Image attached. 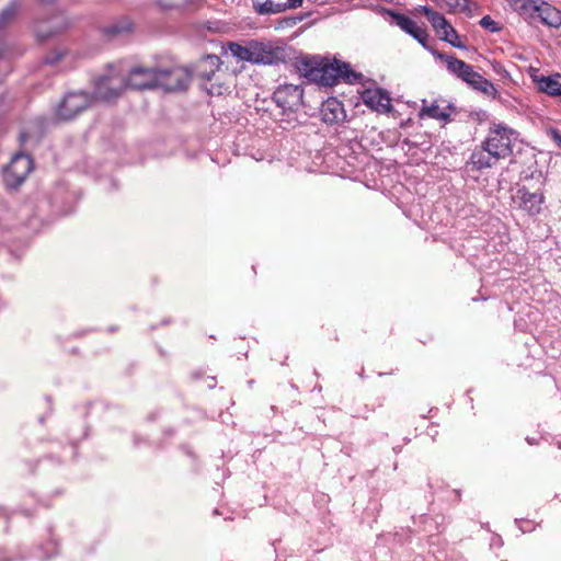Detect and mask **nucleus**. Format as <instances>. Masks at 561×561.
Masks as SVG:
<instances>
[{
	"label": "nucleus",
	"mask_w": 561,
	"mask_h": 561,
	"mask_svg": "<svg viewBox=\"0 0 561 561\" xmlns=\"http://www.w3.org/2000/svg\"><path fill=\"white\" fill-rule=\"evenodd\" d=\"M388 16L391 18V22L400 27L402 31L411 35L416 39L424 48L430 50L437 59L445 62L447 70L461 79L467 84L472 77H474V69L471 65L465 62L461 59L456 58L453 55L433 49L428 45L430 34L425 26L419 25L415 21L409 16L388 10Z\"/></svg>",
	"instance_id": "f257e3e1"
},
{
	"label": "nucleus",
	"mask_w": 561,
	"mask_h": 561,
	"mask_svg": "<svg viewBox=\"0 0 561 561\" xmlns=\"http://www.w3.org/2000/svg\"><path fill=\"white\" fill-rule=\"evenodd\" d=\"M305 77L319 85L333 87L340 79L347 83H360L364 76L351 68V65L344 61L334 60L333 62L317 64L310 66L306 64Z\"/></svg>",
	"instance_id": "f03ea898"
},
{
	"label": "nucleus",
	"mask_w": 561,
	"mask_h": 561,
	"mask_svg": "<svg viewBox=\"0 0 561 561\" xmlns=\"http://www.w3.org/2000/svg\"><path fill=\"white\" fill-rule=\"evenodd\" d=\"M272 100L279 108L282 121L293 126L298 124L297 114L304 106V89L300 84L278 85L273 92Z\"/></svg>",
	"instance_id": "7ed1b4c3"
},
{
	"label": "nucleus",
	"mask_w": 561,
	"mask_h": 561,
	"mask_svg": "<svg viewBox=\"0 0 561 561\" xmlns=\"http://www.w3.org/2000/svg\"><path fill=\"white\" fill-rule=\"evenodd\" d=\"M127 88L129 84L122 64L108 65L106 72L94 83V98L111 101L118 98Z\"/></svg>",
	"instance_id": "20e7f679"
},
{
	"label": "nucleus",
	"mask_w": 561,
	"mask_h": 561,
	"mask_svg": "<svg viewBox=\"0 0 561 561\" xmlns=\"http://www.w3.org/2000/svg\"><path fill=\"white\" fill-rule=\"evenodd\" d=\"M516 136L517 131L506 124L492 122L482 144L499 159H505L513 152V141Z\"/></svg>",
	"instance_id": "39448f33"
},
{
	"label": "nucleus",
	"mask_w": 561,
	"mask_h": 561,
	"mask_svg": "<svg viewBox=\"0 0 561 561\" xmlns=\"http://www.w3.org/2000/svg\"><path fill=\"white\" fill-rule=\"evenodd\" d=\"M286 58V45L282 41L252 39V64L278 65Z\"/></svg>",
	"instance_id": "423d86ee"
},
{
	"label": "nucleus",
	"mask_w": 561,
	"mask_h": 561,
	"mask_svg": "<svg viewBox=\"0 0 561 561\" xmlns=\"http://www.w3.org/2000/svg\"><path fill=\"white\" fill-rule=\"evenodd\" d=\"M422 12L440 41L447 42L456 48L466 49V45L460 41L457 31L443 14L428 7H423Z\"/></svg>",
	"instance_id": "0eeeda50"
},
{
	"label": "nucleus",
	"mask_w": 561,
	"mask_h": 561,
	"mask_svg": "<svg viewBox=\"0 0 561 561\" xmlns=\"http://www.w3.org/2000/svg\"><path fill=\"white\" fill-rule=\"evenodd\" d=\"M513 203L528 216L535 217L542 211L546 203L543 190L530 191L527 186H520L512 197Z\"/></svg>",
	"instance_id": "6e6552de"
},
{
	"label": "nucleus",
	"mask_w": 561,
	"mask_h": 561,
	"mask_svg": "<svg viewBox=\"0 0 561 561\" xmlns=\"http://www.w3.org/2000/svg\"><path fill=\"white\" fill-rule=\"evenodd\" d=\"M33 169L31 157L23 152L15 153L10 164L4 169V182L9 187L15 188L23 183Z\"/></svg>",
	"instance_id": "1a4fd4ad"
},
{
	"label": "nucleus",
	"mask_w": 561,
	"mask_h": 561,
	"mask_svg": "<svg viewBox=\"0 0 561 561\" xmlns=\"http://www.w3.org/2000/svg\"><path fill=\"white\" fill-rule=\"evenodd\" d=\"M94 99V96L83 91L68 93L57 107V116L64 121L71 119L88 108Z\"/></svg>",
	"instance_id": "9d476101"
},
{
	"label": "nucleus",
	"mask_w": 561,
	"mask_h": 561,
	"mask_svg": "<svg viewBox=\"0 0 561 561\" xmlns=\"http://www.w3.org/2000/svg\"><path fill=\"white\" fill-rule=\"evenodd\" d=\"M190 83L188 72L180 67L159 69L157 88L173 92L185 90Z\"/></svg>",
	"instance_id": "9b49d317"
},
{
	"label": "nucleus",
	"mask_w": 561,
	"mask_h": 561,
	"mask_svg": "<svg viewBox=\"0 0 561 561\" xmlns=\"http://www.w3.org/2000/svg\"><path fill=\"white\" fill-rule=\"evenodd\" d=\"M127 83L136 90L157 88L159 69L135 67L127 71Z\"/></svg>",
	"instance_id": "f8f14e48"
},
{
	"label": "nucleus",
	"mask_w": 561,
	"mask_h": 561,
	"mask_svg": "<svg viewBox=\"0 0 561 561\" xmlns=\"http://www.w3.org/2000/svg\"><path fill=\"white\" fill-rule=\"evenodd\" d=\"M320 115L322 121L327 124H337L343 122L346 117L343 103L335 98H329L322 102Z\"/></svg>",
	"instance_id": "ddd939ff"
},
{
	"label": "nucleus",
	"mask_w": 561,
	"mask_h": 561,
	"mask_svg": "<svg viewBox=\"0 0 561 561\" xmlns=\"http://www.w3.org/2000/svg\"><path fill=\"white\" fill-rule=\"evenodd\" d=\"M499 160V157H496V154L491 150H488L486 146L481 142V146L477 147L472 151L468 164L480 171L483 169L492 168Z\"/></svg>",
	"instance_id": "4468645a"
},
{
	"label": "nucleus",
	"mask_w": 561,
	"mask_h": 561,
	"mask_svg": "<svg viewBox=\"0 0 561 561\" xmlns=\"http://www.w3.org/2000/svg\"><path fill=\"white\" fill-rule=\"evenodd\" d=\"M451 106H442L439 101L435 100L432 103H427L425 100L422 102L419 116L421 118L428 117L442 122L450 121Z\"/></svg>",
	"instance_id": "2eb2a0df"
},
{
	"label": "nucleus",
	"mask_w": 561,
	"mask_h": 561,
	"mask_svg": "<svg viewBox=\"0 0 561 561\" xmlns=\"http://www.w3.org/2000/svg\"><path fill=\"white\" fill-rule=\"evenodd\" d=\"M362 101L373 111L386 113V92L380 88H368L360 93Z\"/></svg>",
	"instance_id": "dca6fc26"
},
{
	"label": "nucleus",
	"mask_w": 561,
	"mask_h": 561,
	"mask_svg": "<svg viewBox=\"0 0 561 561\" xmlns=\"http://www.w3.org/2000/svg\"><path fill=\"white\" fill-rule=\"evenodd\" d=\"M560 75L556 77L543 76L531 73L533 81L536 83L538 90L543 92L550 96H560L561 95V82H559L558 78Z\"/></svg>",
	"instance_id": "f3484780"
},
{
	"label": "nucleus",
	"mask_w": 561,
	"mask_h": 561,
	"mask_svg": "<svg viewBox=\"0 0 561 561\" xmlns=\"http://www.w3.org/2000/svg\"><path fill=\"white\" fill-rule=\"evenodd\" d=\"M536 19L550 27L558 28L561 26V11L543 0L540 2Z\"/></svg>",
	"instance_id": "a211bd4d"
},
{
	"label": "nucleus",
	"mask_w": 561,
	"mask_h": 561,
	"mask_svg": "<svg viewBox=\"0 0 561 561\" xmlns=\"http://www.w3.org/2000/svg\"><path fill=\"white\" fill-rule=\"evenodd\" d=\"M541 0H510L511 5L522 16L536 19Z\"/></svg>",
	"instance_id": "6ab92c4d"
},
{
	"label": "nucleus",
	"mask_w": 561,
	"mask_h": 561,
	"mask_svg": "<svg viewBox=\"0 0 561 561\" xmlns=\"http://www.w3.org/2000/svg\"><path fill=\"white\" fill-rule=\"evenodd\" d=\"M468 85L493 99L497 95V90L494 84L477 71L474 72V77L469 80Z\"/></svg>",
	"instance_id": "aec40b11"
},
{
	"label": "nucleus",
	"mask_w": 561,
	"mask_h": 561,
	"mask_svg": "<svg viewBox=\"0 0 561 561\" xmlns=\"http://www.w3.org/2000/svg\"><path fill=\"white\" fill-rule=\"evenodd\" d=\"M221 61L220 58L216 55H207L203 58L199 66V76L210 81L215 76V72L220 68Z\"/></svg>",
	"instance_id": "412c9836"
},
{
	"label": "nucleus",
	"mask_w": 561,
	"mask_h": 561,
	"mask_svg": "<svg viewBox=\"0 0 561 561\" xmlns=\"http://www.w3.org/2000/svg\"><path fill=\"white\" fill-rule=\"evenodd\" d=\"M228 49L230 54L238 60L252 64V39L249 41L245 45L229 43Z\"/></svg>",
	"instance_id": "4be33fe9"
},
{
	"label": "nucleus",
	"mask_w": 561,
	"mask_h": 561,
	"mask_svg": "<svg viewBox=\"0 0 561 561\" xmlns=\"http://www.w3.org/2000/svg\"><path fill=\"white\" fill-rule=\"evenodd\" d=\"M19 10L18 0H12L1 12H0V30L5 27L10 22L13 21Z\"/></svg>",
	"instance_id": "5701e85b"
},
{
	"label": "nucleus",
	"mask_w": 561,
	"mask_h": 561,
	"mask_svg": "<svg viewBox=\"0 0 561 561\" xmlns=\"http://www.w3.org/2000/svg\"><path fill=\"white\" fill-rule=\"evenodd\" d=\"M133 24L128 19H122L104 30L108 36H116L131 31Z\"/></svg>",
	"instance_id": "b1692460"
},
{
	"label": "nucleus",
	"mask_w": 561,
	"mask_h": 561,
	"mask_svg": "<svg viewBox=\"0 0 561 561\" xmlns=\"http://www.w3.org/2000/svg\"><path fill=\"white\" fill-rule=\"evenodd\" d=\"M284 12V7L280 2L272 0H263V3H257V13L261 15L277 14Z\"/></svg>",
	"instance_id": "393cba45"
},
{
	"label": "nucleus",
	"mask_w": 561,
	"mask_h": 561,
	"mask_svg": "<svg viewBox=\"0 0 561 561\" xmlns=\"http://www.w3.org/2000/svg\"><path fill=\"white\" fill-rule=\"evenodd\" d=\"M159 5L164 10L184 7V0H158Z\"/></svg>",
	"instance_id": "a878e982"
},
{
	"label": "nucleus",
	"mask_w": 561,
	"mask_h": 561,
	"mask_svg": "<svg viewBox=\"0 0 561 561\" xmlns=\"http://www.w3.org/2000/svg\"><path fill=\"white\" fill-rule=\"evenodd\" d=\"M480 25L491 32H496L500 27L496 26V22L490 16L485 15L480 20Z\"/></svg>",
	"instance_id": "bb28decb"
},
{
	"label": "nucleus",
	"mask_w": 561,
	"mask_h": 561,
	"mask_svg": "<svg viewBox=\"0 0 561 561\" xmlns=\"http://www.w3.org/2000/svg\"><path fill=\"white\" fill-rule=\"evenodd\" d=\"M62 56H64V51H61V50L53 51L45 57L44 62L47 65H54V64L58 62L62 58Z\"/></svg>",
	"instance_id": "cd10ccee"
},
{
	"label": "nucleus",
	"mask_w": 561,
	"mask_h": 561,
	"mask_svg": "<svg viewBox=\"0 0 561 561\" xmlns=\"http://www.w3.org/2000/svg\"><path fill=\"white\" fill-rule=\"evenodd\" d=\"M57 552H58L57 543L55 541H50L47 545V552L44 556H42L41 558L43 560H47V559H50L53 556L57 554Z\"/></svg>",
	"instance_id": "c85d7f7f"
},
{
	"label": "nucleus",
	"mask_w": 561,
	"mask_h": 561,
	"mask_svg": "<svg viewBox=\"0 0 561 561\" xmlns=\"http://www.w3.org/2000/svg\"><path fill=\"white\" fill-rule=\"evenodd\" d=\"M304 0H286L285 2H280L282 7H284V11L288 9H297L302 5Z\"/></svg>",
	"instance_id": "c756f323"
},
{
	"label": "nucleus",
	"mask_w": 561,
	"mask_h": 561,
	"mask_svg": "<svg viewBox=\"0 0 561 561\" xmlns=\"http://www.w3.org/2000/svg\"><path fill=\"white\" fill-rule=\"evenodd\" d=\"M548 135L561 148V133L556 128H550Z\"/></svg>",
	"instance_id": "7c9ffc66"
},
{
	"label": "nucleus",
	"mask_w": 561,
	"mask_h": 561,
	"mask_svg": "<svg viewBox=\"0 0 561 561\" xmlns=\"http://www.w3.org/2000/svg\"><path fill=\"white\" fill-rule=\"evenodd\" d=\"M208 91L210 94H222L225 91H228V87H222V85H219V87H215L214 84H211L209 88H208Z\"/></svg>",
	"instance_id": "2f4dec72"
},
{
	"label": "nucleus",
	"mask_w": 561,
	"mask_h": 561,
	"mask_svg": "<svg viewBox=\"0 0 561 561\" xmlns=\"http://www.w3.org/2000/svg\"><path fill=\"white\" fill-rule=\"evenodd\" d=\"M373 10H374L376 13H378V14H380V15H382V16H383V15H386V7H385L383 4H381V3H379V4L375 5V7H373Z\"/></svg>",
	"instance_id": "473e14b6"
},
{
	"label": "nucleus",
	"mask_w": 561,
	"mask_h": 561,
	"mask_svg": "<svg viewBox=\"0 0 561 561\" xmlns=\"http://www.w3.org/2000/svg\"><path fill=\"white\" fill-rule=\"evenodd\" d=\"M253 3V8L255 12L257 13V3H263V0H251Z\"/></svg>",
	"instance_id": "72a5a7b5"
},
{
	"label": "nucleus",
	"mask_w": 561,
	"mask_h": 561,
	"mask_svg": "<svg viewBox=\"0 0 561 561\" xmlns=\"http://www.w3.org/2000/svg\"><path fill=\"white\" fill-rule=\"evenodd\" d=\"M26 139H27V134L22 133V134L20 135V141H21V144H24V142L26 141Z\"/></svg>",
	"instance_id": "f704fd0d"
},
{
	"label": "nucleus",
	"mask_w": 561,
	"mask_h": 561,
	"mask_svg": "<svg viewBox=\"0 0 561 561\" xmlns=\"http://www.w3.org/2000/svg\"><path fill=\"white\" fill-rule=\"evenodd\" d=\"M387 111H388V114H390L392 112L391 100H390L389 96H388V107H387Z\"/></svg>",
	"instance_id": "c9c22d12"
},
{
	"label": "nucleus",
	"mask_w": 561,
	"mask_h": 561,
	"mask_svg": "<svg viewBox=\"0 0 561 561\" xmlns=\"http://www.w3.org/2000/svg\"><path fill=\"white\" fill-rule=\"evenodd\" d=\"M42 3H45V4H48V3H51L54 2V0H39Z\"/></svg>",
	"instance_id": "e433bc0d"
},
{
	"label": "nucleus",
	"mask_w": 561,
	"mask_h": 561,
	"mask_svg": "<svg viewBox=\"0 0 561 561\" xmlns=\"http://www.w3.org/2000/svg\"><path fill=\"white\" fill-rule=\"evenodd\" d=\"M37 36H38L41 39H45L46 37H48V35H42V34H37Z\"/></svg>",
	"instance_id": "4c0bfd02"
}]
</instances>
